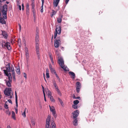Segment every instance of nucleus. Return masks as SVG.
<instances>
[{
  "label": "nucleus",
  "instance_id": "f257e3e1",
  "mask_svg": "<svg viewBox=\"0 0 128 128\" xmlns=\"http://www.w3.org/2000/svg\"><path fill=\"white\" fill-rule=\"evenodd\" d=\"M50 121V115H48L46 120V128H56V124L54 122V119L53 118L52 119L51 124L52 127L51 128L50 126L49 125Z\"/></svg>",
  "mask_w": 128,
  "mask_h": 128
},
{
  "label": "nucleus",
  "instance_id": "f03ea898",
  "mask_svg": "<svg viewBox=\"0 0 128 128\" xmlns=\"http://www.w3.org/2000/svg\"><path fill=\"white\" fill-rule=\"evenodd\" d=\"M10 64L8 63L6 65V67L5 68L6 70H4L3 71L4 72V73L5 75L7 76H12L11 74L10 73H8V72H11V67L10 66Z\"/></svg>",
  "mask_w": 128,
  "mask_h": 128
},
{
  "label": "nucleus",
  "instance_id": "7ed1b4c3",
  "mask_svg": "<svg viewBox=\"0 0 128 128\" xmlns=\"http://www.w3.org/2000/svg\"><path fill=\"white\" fill-rule=\"evenodd\" d=\"M56 28L55 29V31L54 32V38L55 39L57 36V34H60L61 33V26L57 25L56 26Z\"/></svg>",
  "mask_w": 128,
  "mask_h": 128
},
{
  "label": "nucleus",
  "instance_id": "20e7f679",
  "mask_svg": "<svg viewBox=\"0 0 128 128\" xmlns=\"http://www.w3.org/2000/svg\"><path fill=\"white\" fill-rule=\"evenodd\" d=\"M11 88H6L4 90V94L6 96H9L11 94Z\"/></svg>",
  "mask_w": 128,
  "mask_h": 128
},
{
  "label": "nucleus",
  "instance_id": "39448f33",
  "mask_svg": "<svg viewBox=\"0 0 128 128\" xmlns=\"http://www.w3.org/2000/svg\"><path fill=\"white\" fill-rule=\"evenodd\" d=\"M8 77V80H4L6 82V86L8 87L11 86V83L12 81V76H7Z\"/></svg>",
  "mask_w": 128,
  "mask_h": 128
},
{
  "label": "nucleus",
  "instance_id": "423d86ee",
  "mask_svg": "<svg viewBox=\"0 0 128 128\" xmlns=\"http://www.w3.org/2000/svg\"><path fill=\"white\" fill-rule=\"evenodd\" d=\"M60 0H54L53 2L54 7L55 9L56 8H57V10H58L60 7L58 6Z\"/></svg>",
  "mask_w": 128,
  "mask_h": 128
},
{
  "label": "nucleus",
  "instance_id": "0eeeda50",
  "mask_svg": "<svg viewBox=\"0 0 128 128\" xmlns=\"http://www.w3.org/2000/svg\"><path fill=\"white\" fill-rule=\"evenodd\" d=\"M61 42L60 38L58 37L56 39L54 42V46L56 48H58L59 46V45Z\"/></svg>",
  "mask_w": 128,
  "mask_h": 128
},
{
  "label": "nucleus",
  "instance_id": "6e6552de",
  "mask_svg": "<svg viewBox=\"0 0 128 128\" xmlns=\"http://www.w3.org/2000/svg\"><path fill=\"white\" fill-rule=\"evenodd\" d=\"M2 46L3 47H6L8 50L11 49V48L10 46V44L9 42H3L2 44Z\"/></svg>",
  "mask_w": 128,
  "mask_h": 128
},
{
  "label": "nucleus",
  "instance_id": "1a4fd4ad",
  "mask_svg": "<svg viewBox=\"0 0 128 128\" xmlns=\"http://www.w3.org/2000/svg\"><path fill=\"white\" fill-rule=\"evenodd\" d=\"M36 46H39V36L38 34V32H37V29H36Z\"/></svg>",
  "mask_w": 128,
  "mask_h": 128
},
{
  "label": "nucleus",
  "instance_id": "9d476101",
  "mask_svg": "<svg viewBox=\"0 0 128 128\" xmlns=\"http://www.w3.org/2000/svg\"><path fill=\"white\" fill-rule=\"evenodd\" d=\"M79 111L78 110L74 111L72 112V114H73V118H77V117L79 115Z\"/></svg>",
  "mask_w": 128,
  "mask_h": 128
},
{
  "label": "nucleus",
  "instance_id": "9b49d317",
  "mask_svg": "<svg viewBox=\"0 0 128 128\" xmlns=\"http://www.w3.org/2000/svg\"><path fill=\"white\" fill-rule=\"evenodd\" d=\"M11 70L12 72L13 80L14 81H15L16 80L15 75L13 66L12 65L11 66Z\"/></svg>",
  "mask_w": 128,
  "mask_h": 128
},
{
  "label": "nucleus",
  "instance_id": "f8f14e48",
  "mask_svg": "<svg viewBox=\"0 0 128 128\" xmlns=\"http://www.w3.org/2000/svg\"><path fill=\"white\" fill-rule=\"evenodd\" d=\"M31 5L32 6V11L33 13V16L34 17L36 15V10L34 8L35 7L34 3H32Z\"/></svg>",
  "mask_w": 128,
  "mask_h": 128
},
{
  "label": "nucleus",
  "instance_id": "ddd939ff",
  "mask_svg": "<svg viewBox=\"0 0 128 128\" xmlns=\"http://www.w3.org/2000/svg\"><path fill=\"white\" fill-rule=\"evenodd\" d=\"M58 63L60 67L64 65L63 60L62 58H60L58 59Z\"/></svg>",
  "mask_w": 128,
  "mask_h": 128
},
{
  "label": "nucleus",
  "instance_id": "4468645a",
  "mask_svg": "<svg viewBox=\"0 0 128 128\" xmlns=\"http://www.w3.org/2000/svg\"><path fill=\"white\" fill-rule=\"evenodd\" d=\"M36 54L38 58L39 59L40 58V52L39 51V46H36Z\"/></svg>",
  "mask_w": 128,
  "mask_h": 128
},
{
  "label": "nucleus",
  "instance_id": "2eb2a0df",
  "mask_svg": "<svg viewBox=\"0 0 128 128\" xmlns=\"http://www.w3.org/2000/svg\"><path fill=\"white\" fill-rule=\"evenodd\" d=\"M25 50L26 57V59H28L29 57V55L28 49L26 47L25 48Z\"/></svg>",
  "mask_w": 128,
  "mask_h": 128
},
{
  "label": "nucleus",
  "instance_id": "dca6fc26",
  "mask_svg": "<svg viewBox=\"0 0 128 128\" xmlns=\"http://www.w3.org/2000/svg\"><path fill=\"white\" fill-rule=\"evenodd\" d=\"M68 73L70 75L72 76L71 77V78L74 79L75 78V74L73 72H70Z\"/></svg>",
  "mask_w": 128,
  "mask_h": 128
},
{
  "label": "nucleus",
  "instance_id": "f3484780",
  "mask_svg": "<svg viewBox=\"0 0 128 128\" xmlns=\"http://www.w3.org/2000/svg\"><path fill=\"white\" fill-rule=\"evenodd\" d=\"M2 35L4 38H7L8 37V34L5 31H2Z\"/></svg>",
  "mask_w": 128,
  "mask_h": 128
},
{
  "label": "nucleus",
  "instance_id": "a211bd4d",
  "mask_svg": "<svg viewBox=\"0 0 128 128\" xmlns=\"http://www.w3.org/2000/svg\"><path fill=\"white\" fill-rule=\"evenodd\" d=\"M48 91H46V94H47V95L48 98H50L52 96V93L51 92L48 90Z\"/></svg>",
  "mask_w": 128,
  "mask_h": 128
},
{
  "label": "nucleus",
  "instance_id": "6ab92c4d",
  "mask_svg": "<svg viewBox=\"0 0 128 128\" xmlns=\"http://www.w3.org/2000/svg\"><path fill=\"white\" fill-rule=\"evenodd\" d=\"M15 98H16V108H17L18 107V97L17 95V93L15 91Z\"/></svg>",
  "mask_w": 128,
  "mask_h": 128
},
{
  "label": "nucleus",
  "instance_id": "aec40b11",
  "mask_svg": "<svg viewBox=\"0 0 128 128\" xmlns=\"http://www.w3.org/2000/svg\"><path fill=\"white\" fill-rule=\"evenodd\" d=\"M0 22L2 24H5L6 23L4 19L2 17H0Z\"/></svg>",
  "mask_w": 128,
  "mask_h": 128
},
{
  "label": "nucleus",
  "instance_id": "412c9836",
  "mask_svg": "<svg viewBox=\"0 0 128 128\" xmlns=\"http://www.w3.org/2000/svg\"><path fill=\"white\" fill-rule=\"evenodd\" d=\"M74 119V120L73 122V124L74 126H76L78 125L77 118H75Z\"/></svg>",
  "mask_w": 128,
  "mask_h": 128
},
{
  "label": "nucleus",
  "instance_id": "4be33fe9",
  "mask_svg": "<svg viewBox=\"0 0 128 128\" xmlns=\"http://www.w3.org/2000/svg\"><path fill=\"white\" fill-rule=\"evenodd\" d=\"M62 15L60 16V17L58 18L57 19V21L58 23H60L62 21Z\"/></svg>",
  "mask_w": 128,
  "mask_h": 128
},
{
  "label": "nucleus",
  "instance_id": "5701e85b",
  "mask_svg": "<svg viewBox=\"0 0 128 128\" xmlns=\"http://www.w3.org/2000/svg\"><path fill=\"white\" fill-rule=\"evenodd\" d=\"M49 106L50 107V111L52 112V113L53 112H56L55 110L53 107H51L50 106Z\"/></svg>",
  "mask_w": 128,
  "mask_h": 128
},
{
  "label": "nucleus",
  "instance_id": "b1692460",
  "mask_svg": "<svg viewBox=\"0 0 128 128\" xmlns=\"http://www.w3.org/2000/svg\"><path fill=\"white\" fill-rule=\"evenodd\" d=\"M42 6L40 7V12L42 13L43 12V5L44 2L43 0V1H42Z\"/></svg>",
  "mask_w": 128,
  "mask_h": 128
},
{
  "label": "nucleus",
  "instance_id": "393cba45",
  "mask_svg": "<svg viewBox=\"0 0 128 128\" xmlns=\"http://www.w3.org/2000/svg\"><path fill=\"white\" fill-rule=\"evenodd\" d=\"M76 88H80L81 84L80 82H77L76 83Z\"/></svg>",
  "mask_w": 128,
  "mask_h": 128
},
{
  "label": "nucleus",
  "instance_id": "a878e982",
  "mask_svg": "<svg viewBox=\"0 0 128 128\" xmlns=\"http://www.w3.org/2000/svg\"><path fill=\"white\" fill-rule=\"evenodd\" d=\"M57 8H56V11H55L54 10H52V16H51L52 17V16L54 15H55L56 14L57 11L58 10H57Z\"/></svg>",
  "mask_w": 128,
  "mask_h": 128
},
{
  "label": "nucleus",
  "instance_id": "bb28decb",
  "mask_svg": "<svg viewBox=\"0 0 128 128\" xmlns=\"http://www.w3.org/2000/svg\"><path fill=\"white\" fill-rule=\"evenodd\" d=\"M61 67L65 71H68V68L67 67H65L64 65H63L62 66H61Z\"/></svg>",
  "mask_w": 128,
  "mask_h": 128
},
{
  "label": "nucleus",
  "instance_id": "cd10ccee",
  "mask_svg": "<svg viewBox=\"0 0 128 128\" xmlns=\"http://www.w3.org/2000/svg\"><path fill=\"white\" fill-rule=\"evenodd\" d=\"M53 84L56 90L58 89V86L56 84V82L55 81H54L53 82Z\"/></svg>",
  "mask_w": 128,
  "mask_h": 128
},
{
  "label": "nucleus",
  "instance_id": "c85d7f7f",
  "mask_svg": "<svg viewBox=\"0 0 128 128\" xmlns=\"http://www.w3.org/2000/svg\"><path fill=\"white\" fill-rule=\"evenodd\" d=\"M12 117L14 120L16 119L15 114L14 111L12 112Z\"/></svg>",
  "mask_w": 128,
  "mask_h": 128
},
{
  "label": "nucleus",
  "instance_id": "c756f323",
  "mask_svg": "<svg viewBox=\"0 0 128 128\" xmlns=\"http://www.w3.org/2000/svg\"><path fill=\"white\" fill-rule=\"evenodd\" d=\"M79 102V101L78 100H74L73 102V103L74 104L77 105Z\"/></svg>",
  "mask_w": 128,
  "mask_h": 128
},
{
  "label": "nucleus",
  "instance_id": "7c9ffc66",
  "mask_svg": "<svg viewBox=\"0 0 128 128\" xmlns=\"http://www.w3.org/2000/svg\"><path fill=\"white\" fill-rule=\"evenodd\" d=\"M16 71L18 74H20V70L19 68H17L16 69Z\"/></svg>",
  "mask_w": 128,
  "mask_h": 128
},
{
  "label": "nucleus",
  "instance_id": "2f4dec72",
  "mask_svg": "<svg viewBox=\"0 0 128 128\" xmlns=\"http://www.w3.org/2000/svg\"><path fill=\"white\" fill-rule=\"evenodd\" d=\"M26 108H25L24 111L23 113L22 114V116L24 118L26 116Z\"/></svg>",
  "mask_w": 128,
  "mask_h": 128
},
{
  "label": "nucleus",
  "instance_id": "473e14b6",
  "mask_svg": "<svg viewBox=\"0 0 128 128\" xmlns=\"http://www.w3.org/2000/svg\"><path fill=\"white\" fill-rule=\"evenodd\" d=\"M72 108L74 109H77L78 108V106L77 105L73 104L72 105Z\"/></svg>",
  "mask_w": 128,
  "mask_h": 128
},
{
  "label": "nucleus",
  "instance_id": "72a5a7b5",
  "mask_svg": "<svg viewBox=\"0 0 128 128\" xmlns=\"http://www.w3.org/2000/svg\"><path fill=\"white\" fill-rule=\"evenodd\" d=\"M6 113L7 114H8V115L9 116L10 114L11 113L9 111V110H8L6 111Z\"/></svg>",
  "mask_w": 128,
  "mask_h": 128
},
{
  "label": "nucleus",
  "instance_id": "f704fd0d",
  "mask_svg": "<svg viewBox=\"0 0 128 128\" xmlns=\"http://www.w3.org/2000/svg\"><path fill=\"white\" fill-rule=\"evenodd\" d=\"M30 14V9H26V14L28 16Z\"/></svg>",
  "mask_w": 128,
  "mask_h": 128
},
{
  "label": "nucleus",
  "instance_id": "c9c22d12",
  "mask_svg": "<svg viewBox=\"0 0 128 128\" xmlns=\"http://www.w3.org/2000/svg\"><path fill=\"white\" fill-rule=\"evenodd\" d=\"M35 121L34 120H32L31 121V123L33 126H34L35 125Z\"/></svg>",
  "mask_w": 128,
  "mask_h": 128
},
{
  "label": "nucleus",
  "instance_id": "e433bc0d",
  "mask_svg": "<svg viewBox=\"0 0 128 128\" xmlns=\"http://www.w3.org/2000/svg\"><path fill=\"white\" fill-rule=\"evenodd\" d=\"M50 100L52 102H55L53 98V97L52 96H51L50 98Z\"/></svg>",
  "mask_w": 128,
  "mask_h": 128
},
{
  "label": "nucleus",
  "instance_id": "4c0bfd02",
  "mask_svg": "<svg viewBox=\"0 0 128 128\" xmlns=\"http://www.w3.org/2000/svg\"><path fill=\"white\" fill-rule=\"evenodd\" d=\"M52 114L54 116V117L55 118H56L57 116V115L56 113V112H53L52 113Z\"/></svg>",
  "mask_w": 128,
  "mask_h": 128
},
{
  "label": "nucleus",
  "instance_id": "58836bf2",
  "mask_svg": "<svg viewBox=\"0 0 128 128\" xmlns=\"http://www.w3.org/2000/svg\"><path fill=\"white\" fill-rule=\"evenodd\" d=\"M7 102H6L5 104H4V108L6 109H8V106L6 104Z\"/></svg>",
  "mask_w": 128,
  "mask_h": 128
},
{
  "label": "nucleus",
  "instance_id": "ea45409f",
  "mask_svg": "<svg viewBox=\"0 0 128 128\" xmlns=\"http://www.w3.org/2000/svg\"><path fill=\"white\" fill-rule=\"evenodd\" d=\"M56 90L57 91L58 93V94L60 96H61V94L59 89H58Z\"/></svg>",
  "mask_w": 128,
  "mask_h": 128
},
{
  "label": "nucleus",
  "instance_id": "a19ab883",
  "mask_svg": "<svg viewBox=\"0 0 128 128\" xmlns=\"http://www.w3.org/2000/svg\"><path fill=\"white\" fill-rule=\"evenodd\" d=\"M58 101L62 105V104H63V102H62V100L61 99H60V98H58Z\"/></svg>",
  "mask_w": 128,
  "mask_h": 128
},
{
  "label": "nucleus",
  "instance_id": "79ce46f5",
  "mask_svg": "<svg viewBox=\"0 0 128 128\" xmlns=\"http://www.w3.org/2000/svg\"><path fill=\"white\" fill-rule=\"evenodd\" d=\"M51 72L52 73L54 72V73L55 72H56V71L54 69L52 68L50 69Z\"/></svg>",
  "mask_w": 128,
  "mask_h": 128
},
{
  "label": "nucleus",
  "instance_id": "37998d69",
  "mask_svg": "<svg viewBox=\"0 0 128 128\" xmlns=\"http://www.w3.org/2000/svg\"><path fill=\"white\" fill-rule=\"evenodd\" d=\"M26 9H30L29 4L28 3H27L26 5Z\"/></svg>",
  "mask_w": 128,
  "mask_h": 128
},
{
  "label": "nucleus",
  "instance_id": "c03bdc74",
  "mask_svg": "<svg viewBox=\"0 0 128 128\" xmlns=\"http://www.w3.org/2000/svg\"><path fill=\"white\" fill-rule=\"evenodd\" d=\"M18 6V8H19V10H21V6L19 4H17Z\"/></svg>",
  "mask_w": 128,
  "mask_h": 128
},
{
  "label": "nucleus",
  "instance_id": "a18cd8bd",
  "mask_svg": "<svg viewBox=\"0 0 128 128\" xmlns=\"http://www.w3.org/2000/svg\"><path fill=\"white\" fill-rule=\"evenodd\" d=\"M80 88H76V90L77 93H78L80 92Z\"/></svg>",
  "mask_w": 128,
  "mask_h": 128
},
{
  "label": "nucleus",
  "instance_id": "49530a36",
  "mask_svg": "<svg viewBox=\"0 0 128 128\" xmlns=\"http://www.w3.org/2000/svg\"><path fill=\"white\" fill-rule=\"evenodd\" d=\"M23 75L24 76V77L26 79L27 78V75L25 73H23Z\"/></svg>",
  "mask_w": 128,
  "mask_h": 128
},
{
  "label": "nucleus",
  "instance_id": "de8ad7c7",
  "mask_svg": "<svg viewBox=\"0 0 128 128\" xmlns=\"http://www.w3.org/2000/svg\"><path fill=\"white\" fill-rule=\"evenodd\" d=\"M46 78H50V76L49 75V74L48 73H46Z\"/></svg>",
  "mask_w": 128,
  "mask_h": 128
},
{
  "label": "nucleus",
  "instance_id": "09e8293b",
  "mask_svg": "<svg viewBox=\"0 0 128 128\" xmlns=\"http://www.w3.org/2000/svg\"><path fill=\"white\" fill-rule=\"evenodd\" d=\"M44 100L46 102V96H45V92H44Z\"/></svg>",
  "mask_w": 128,
  "mask_h": 128
},
{
  "label": "nucleus",
  "instance_id": "8fccbe9b",
  "mask_svg": "<svg viewBox=\"0 0 128 128\" xmlns=\"http://www.w3.org/2000/svg\"><path fill=\"white\" fill-rule=\"evenodd\" d=\"M49 57L50 60H52L53 59L52 56V54H50Z\"/></svg>",
  "mask_w": 128,
  "mask_h": 128
},
{
  "label": "nucleus",
  "instance_id": "3c124183",
  "mask_svg": "<svg viewBox=\"0 0 128 128\" xmlns=\"http://www.w3.org/2000/svg\"><path fill=\"white\" fill-rule=\"evenodd\" d=\"M55 74V75L56 76L57 78H59V77L58 76V75L56 73V72H55V73H54Z\"/></svg>",
  "mask_w": 128,
  "mask_h": 128
},
{
  "label": "nucleus",
  "instance_id": "603ef678",
  "mask_svg": "<svg viewBox=\"0 0 128 128\" xmlns=\"http://www.w3.org/2000/svg\"><path fill=\"white\" fill-rule=\"evenodd\" d=\"M22 10H24V4L23 3L22 4Z\"/></svg>",
  "mask_w": 128,
  "mask_h": 128
},
{
  "label": "nucleus",
  "instance_id": "864d4df0",
  "mask_svg": "<svg viewBox=\"0 0 128 128\" xmlns=\"http://www.w3.org/2000/svg\"><path fill=\"white\" fill-rule=\"evenodd\" d=\"M2 73L1 72H0V78H2Z\"/></svg>",
  "mask_w": 128,
  "mask_h": 128
},
{
  "label": "nucleus",
  "instance_id": "5fc2aeb1",
  "mask_svg": "<svg viewBox=\"0 0 128 128\" xmlns=\"http://www.w3.org/2000/svg\"><path fill=\"white\" fill-rule=\"evenodd\" d=\"M8 102H9L10 103H11L12 104V100H8Z\"/></svg>",
  "mask_w": 128,
  "mask_h": 128
},
{
  "label": "nucleus",
  "instance_id": "6e6d98bb",
  "mask_svg": "<svg viewBox=\"0 0 128 128\" xmlns=\"http://www.w3.org/2000/svg\"><path fill=\"white\" fill-rule=\"evenodd\" d=\"M15 112H16V114L18 112V109L17 108H15Z\"/></svg>",
  "mask_w": 128,
  "mask_h": 128
},
{
  "label": "nucleus",
  "instance_id": "4d7b16f0",
  "mask_svg": "<svg viewBox=\"0 0 128 128\" xmlns=\"http://www.w3.org/2000/svg\"><path fill=\"white\" fill-rule=\"evenodd\" d=\"M46 73H48L49 74V70L48 69L46 68Z\"/></svg>",
  "mask_w": 128,
  "mask_h": 128
},
{
  "label": "nucleus",
  "instance_id": "13d9d810",
  "mask_svg": "<svg viewBox=\"0 0 128 128\" xmlns=\"http://www.w3.org/2000/svg\"><path fill=\"white\" fill-rule=\"evenodd\" d=\"M69 0H65V2L66 4L68 3Z\"/></svg>",
  "mask_w": 128,
  "mask_h": 128
},
{
  "label": "nucleus",
  "instance_id": "bf43d9fd",
  "mask_svg": "<svg viewBox=\"0 0 128 128\" xmlns=\"http://www.w3.org/2000/svg\"><path fill=\"white\" fill-rule=\"evenodd\" d=\"M49 68H50V69L52 68V66L51 64H49Z\"/></svg>",
  "mask_w": 128,
  "mask_h": 128
},
{
  "label": "nucleus",
  "instance_id": "052dcab7",
  "mask_svg": "<svg viewBox=\"0 0 128 128\" xmlns=\"http://www.w3.org/2000/svg\"><path fill=\"white\" fill-rule=\"evenodd\" d=\"M19 28L20 29V30H21V26L20 25V24H19Z\"/></svg>",
  "mask_w": 128,
  "mask_h": 128
},
{
  "label": "nucleus",
  "instance_id": "680f3d73",
  "mask_svg": "<svg viewBox=\"0 0 128 128\" xmlns=\"http://www.w3.org/2000/svg\"><path fill=\"white\" fill-rule=\"evenodd\" d=\"M72 98H73L74 99H76V96L74 94H73V96H72Z\"/></svg>",
  "mask_w": 128,
  "mask_h": 128
},
{
  "label": "nucleus",
  "instance_id": "e2e57ef3",
  "mask_svg": "<svg viewBox=\"0 0 128 128\" xmlns=\"http://www.w3.org/2000/svg\"><path fill=\"white\" fill-rule=\"evenodd\" d=\"M42 86V88L43 89V93H44V88Z\"/></svg>",
  "mask_w": 128,
  "mask_h": 128
},
{
  "label": "nucleus",
  "instance_id": "0e129e2a",
  "mask_svg": "<svg viewBox=\"0 0 128 128\" xmlns=\"http://www.w3.org/2000/svg\"><path fill=\"white\" fill-rule=\"evenodd\" d=\"M34 0H31L32 3H34Z\"/></svg>",
  "mask_w": 128,
  "mask_h": 128
},
{
  "label": "nucleus",
  "instance_id": "69168bd1",
  "mask_svg": "<svg viewBox=\"0 0 128 128\" xmlns=\"http://www.w3.org/2000/svg\"><path fill=\"white\" fill-rule=\"evenodd\" d=\"M51 60V62H52V64H53V63H54V62H53V59H52V60Z\"/></svg>",
  "mask_w": 128,
  "mask_h": 128
},
{
  "label": "nucleus",
  "instance_id": "338daca9",
  "mask_svg": "<svg viewBox=\"0 0 128 128\" xmlns=\"http://www.w3.org/2000/svg\"><path fill=\"white\" fill-rule=\"evenodd\" d=\"M51 60V62H52V64H53V63H54V62H53V59H52V60Z\"/></svg>",
  "mask_w": 128,
  "mask_h": 128
},
{
  "label": "nucleus",
  "instance_id": "774afa93",
  "mask_svg": "<svg viewBox=\"0 0 128 128\" xmlns=\"http://www.w3.org/2000/svg\"><path fill=\"white\" fill-rule=\"evenodd\" d=\"M7 128H11L10 126H7Z\"/></svg>",
  "mask_w": 128,
  "mask_h": 128
}]
</instances>
